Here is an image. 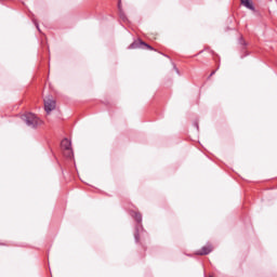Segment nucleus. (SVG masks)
I'll list each match as a JSON object with an SVG mask.
<instances>
[{"label":"nucleus","mask_w":277,"mask_h":277,"mask_svg":"<svg viewBox=\"0 0 277 277\" xmlns=\"http://www.w3.org/2000/svg\"><path fill=\"white\" fill-rule=\"evenodd\" d=\"M43 101H44V109L47 114H51V111L55 109V101L53 100L52 96H48Z\"/></svg>","instance_id":"2"},{"label":"nucleus","mask_w":277,"mask_h":277,"mask_svg":"<svg viewBox=\"0 0 277 277\" xmlns=\"http://www.w3.org/2000/svg\"><path fill=\"white\" fill-rule=\"evenodd\" d=\"M61 146L63 150L67 151V157H70V155H72V147H71L72 145L68 138H64L61 143Z\"/></svg>","instance_id":"3"},{"label":"nucleus","mask_w":277,"mask_h":277,"mask_svg":"<svg viewBox=\"0 0 277 277\" xmlns=\"http://www.w3.org/2000/svg\"><path fill=\"white\" fill-rule=\"evenodd\" d=\"M26 123L28 127H38V124H42V121L37 118L36 115L29 113L24 116Z\"/></svg>","instance_id":"1"},{"label":"nucleus","mask_w":277,"mask_h":277,"mask_svg":"<svg viewBox=\"0 0 277 277\" xmlns=\"http://www.w3.org/2000/svg\"><path fill=\"white\" fill-rule=\"evenodd\" d=\"M136 221L142 222V214H136Z\"/></svg>","instance_id":"6"},{"label":"nucleus","mask_w":277,"mask_h":277,"mask_svg":"<svg viewBox=\"0 0 277 277\" xmlns=\"http://www.w3.org/2000/svg\"><path fill=\"white\" fill-rule=\"evenodd\" d=\"M240 3L248 10L254 11V4H252V0H240Z\"/></svg>","instance_id":"5"},{"label":"nucleus","mask_w":277,"mask_h":277,"mask_svg":"<svg viewBox=\"0 0 277 277\" xmlns=\"http://www.w3.org/2000/svg\"><path fill=\"white\" fill-rule=\"evenodd\" d=\"M211 252H213V246L207 245L202 247L201 250H198L196 254H199V256H205L207 254H211Z\"/></svg>","instance_id":"4"},{"label":"nucleus","mask_w":277,"mask_h":277,"mask_svg":"<svg viewBox=\"0 0 277 277\" xmlns=\"http://www.w3.org/2000/svg\"><path fill=\"white\" fill-rule=\"evenodd\" d=\"M141 44H144V47H146L147 49H153L150 45L144 43V42H141Z\"/></svg>","instance_id":"7"}]
</instances>
